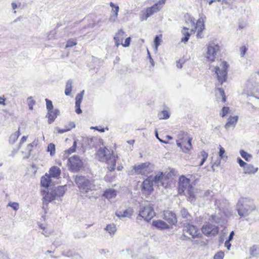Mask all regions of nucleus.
Listing matches in <instances>:
<instances>
[{
    "mask_svg": "<svg viewBox=\"0 0 259 259\" xmlns=\"http://www.w3.org/2000/svg\"><path fill=\"white\" fill-rule=\"evenodd\" d=\"M165 2L166 0H159V1L157 3L155 4L154 5L150 7L156 13L159 12L161 9L163 5L165 4Z\"/></svg>",
    "mask_w": 259,
    "mask_h": 259,
    "instance_id": "nucleus-27",
    "label": "nucleus"
},
{
    "mask_svg": "<svg viewBox=\"0 0 259 259\" xmlns=\"http://www.w3.org/2000/svg\"><path fill=\"white\" fill-rule=\"evenodd\" d=\"M114 153L113 150L108 149L106 147H100L96 153V156L100 161L103 162Z\"/></svg>",
    "mask_w": 259,
    "mask_h": 259,
    "instance_id": "nucleus-15",
    "label": "nucleus"
},
{
    "mask_svg": "<svg viewBox=\"0 0 259 259\" xmlns=\"http://www.w3.org/2000/svg\"><path fill=\"white\" fill-rule=\"evenodd\" d=\"M72 91V82L71 81L68 80L65 87V94L66 96H69L71 94Z\"/></svg>",
    "mask_w": 259,
    "mask_h": 259,
    "instance_id": "nucleus-35",
    "label": "nucleus"
},
{
    "mask_svg": "<svg viewBox=\"0 0 259 259\" xmlns=\"http://www.w3.org/2000/svg\"><path fill=\"white\" fill-rule=\"evenodd\" d=\"M110 6L111 7H112V12L113 13L115 17H117L119 9V7L118 6L115 5L112 2H111L110 3Z\"/></svg>",
    "mask_w": 259,
    "mask_h": 259,
    "instance_id": "nucleus-38",
    "label": "nucleus"
},
{
    "mask_svg": "<svg viewBox=\"0 0 259 259\" xmlns=\"http://www.w3.org/2000/svg\"><path fill=\"white\" fill-rule=\"evenodd\" d=\"M163 219L166 223L169 225V226L172 227L175 225L178 222L177 217L176 213L172 211L165 210L163 212Z\"/></svg>",
    "mask_w": 259,
    "mask_h": 259,
    "instance_id": "nucleus-14",
    "label": "nucleus"
},
{
    "mask_svg": "<svg viewBox=\"0 0 259 259\" xmlns=\"http://www.w3.org/2000/svg\"><path fill=\"white\" fill-rule=\"evenodd\" d=\"M160 119H166L169 117V113L167 110H162L158 113Z\"/></svg>",
    "mask_w": 259,
    "mask_h": 259,
    "instance_id": "nucleus-34",
    "label": "nucleus"
},
{
    "mask_svg": "<svg viewBox=\"0 0 259 259\" xmlns=\"http://www.w3.org/2000/svg\"><path fill=\"white\" fill-rule=\"evenodd\" d=\"M231 241H229L227 240L225 242V246L227 248L228 250L230 249V247L231 246V244L230 243Z\"/></svg>",
    "mask_w": 259,
    "mask_h": 259,
    "instance_id": "nucleus-57",
    "label": "nucleus"
},
{
    "mask_svg": "<svg viewBox=\"0 0 259 259\" xmlns=\"http://www.w3.org/2000/svg\"><path fill=\"white\" fill-rule=\"evenodd\" d=\"M230 110L229 107L224 106L223 107V108L221 110V113H220V116L222 117H224L225 116H226L228 113H229Z\"/></svg>",
    "mask_w": 259,
    "mask_h": 259,
    "instance_id": "nucleus-45",
    "label": "nucleus"
},
{
    "mask_svg": "<svg viewBox=\"0 0 259 259\" xmlns=\"http://www.w3.org/2000/svg\"><path fill=\"white\" fill-rule=\"evenodd\" d=\"M6 99L0 97V104L5 105Z\"/></svg>",
    "mask_w": 259,
    "mask_h": 259,
    "instance_id": "nucleus-64",
    "label": "nucleus"
},
{
    "mask_svg": "<svg viewBox=\"0 0 259 259\" xmlns=\"http://www.w3.org/2000/svg\"><path fill=\"white\" fill-rule=\"evenodd\" d=\"M65 191V186H64L58 187L55 194L49 192L46 193L42 198V208L46 209L49 203L55 199L56 195L62 196L64 194Z\"/></svg>",
    "mask_w": 259,
    "mask_h": 259,
    "instance_id": "nucleus-6",
    "label": "nucleus"
},
{
    "mask_svg": "<svg viewBox=\"0 0 259 259\" xmlns=\"http://www.w3.org/2000/svg\"><path fill=\"white\" fill-rule=\"evenodd\" d=\"M39 227L42 230V233L46 236H49L51 233V229H49L47 225L41 224L39 225Z\"/></svg>",
    "mask_w": 259,
    "mask_h": 259,
    "instance_id": "nucleus-32",
    "label": "nucleus"
},
{
    "mask_svg": "<svg viewBox=\"0 0 259 259\" xmlns=\"http://www.w3.org/2000/svg\"><path fill=\"white\" fill-rule=\"evenodd\" d=\"M181 215L183 219H185L188 221H191L192 219V215L185 208H183L181 210Z\"/></svg>",
    "mask_w": 259,
    "mask_h": 259,
    "instance_id": "nucleus-31",
    "label": "nucleus"
},
{
    "mask_svg": "<svg viewBox=\"0 0 259 259\" xmlns=\"http://www.w3.org/2000/svg\"><path fill=\"white\" fill-rule=\"evenodd\" d=\"M48 151L50 152L51 155H53L55 153V146L53 143L50 144L48 146Z\"/></svg>",
    "mask_w": 259,
    "mask_h": 259,
    "instance_id": "nucleus-47",
    "label": "nucleus"
},
{
    "mask_svg": "<svg viewBox=\"0 0 259 259\" xmlns=\"http://www.w3.org/2000/svg\"><path fill=\"white\" fill-rule=\"evenodd\" d=\"M27 137L26 136H23L20 140V144L21 145L23 144L27 140Z\"/></svg>",
    "mask_w": 259,
    "mask_h": 259,
    "instance_id": "nucleus-59",
    "label": "nucleus"
},
{
    "mask_svg": "<svg viewBox=\"0 0 259 259\" xmlns=\"http://www.w3.org/2000/svg\"><path fill=\"white\" fill-rule=\"evenodd\" d=\"M186 190V194L184 193L183 195L186 196L187 200L191 202L194 201L196 199V192L193 186L189 185Z\"/></svg>",
    "mask_w": 259,
    "mask_h": 259,
    "instance_id": "nucleus-18",
    "label": "nucleus"
},
{
    "mask_svg": "<svg viewBox=\"0 0 259 259\" xmlns=\"http://www.w3.org/2000/svg\"><path fill=\"white\" fill-rule=\"evenodd\" d=\"M74 182L82 193H88L96 190L94 180L89 177L77 175L74 178Z\"/></svg>",
    "mask_w": 259,
    "mask_h": 259,
    "instance_id": "nucleus-1",
    "label": "nucleus"
},
{
    "mask_svg": "<svg viewBox=\"0 0 259 259\" xmlns=\"http://www.w3.org/2000/svg\"><path fill=\"white\" fill-rule=\"evenodd\" d=\"M20 132L19 130H18L17 132H16L14 135H13V136L15 138V140H17V139L18 138L19 136L20 135Z\"/></svg>",
    "mask_w": 259,
    "mask_h": 259,
    "instance_id": "nucleus-58",
    "label": "nucleus"
},
{
    "mask_svg": "<svg viewBox=\"0 0 259 259\" xmlns=\"http://www.w3.org/2000/svg\"><path fill=\"white\" fill-rule=\"evenodd\" d=\"M237 161L239 164V165L241 166V167H243V169H244L245 166L247 164V163L245 162L244 161H243L241 158H238L237 159Z\"/></svg>",
    "mask_w": 259,
    "mask_h": 259,
    "instance_id": "nucleus-53",
    "label": "nucleus"
},
{
    "mask_svg": "<svg viewBox=\"0 0 259 259\" xmlns=\"http://www.w3.org/2000/svg\"><path fill=\"white\" fill-rule=\"evenodd\" d=\"M183 234L185 237L189 238L195 239L201 237V234L197 226L189 223L184 224Z\"/></svg>",
    "mask_w": 259,
    "mask_h": 259,
    "instance_id": "nucleus-5",
    "label": "nucleus"
},
{
    "mask_svg": "<svg viewBox=\"0 0 259 259\" xmlns=\"http://www.w3.org/2000/svg\"><path fill=\"white\" fill-rule=\"evenodd\" d=\"M91 128L96 130H97L100 132H102V133L104 132V131H105L104 128H98V127L97 126L92 127Z\"/></svg>",
    "mask_w": 259,
    "mask_h": 259,
    "instance_id": "nucleus-62",
    "label": "nucleus"
},
{
    "mask_svg": "<svg viewBox=\"0 0 259 259\" xmlns=\"http://www.w3.org/2000/svg\"><path fill=\"white\" fill-rule=\"evenodd\" d=\"M240 153L241 156L246 161H249L252 157L250 154L243 150L240 151Z\"/></svg>",
    "mask_w": 259,
    "mask_h": 259,
    "instance_id": "nucleus-41",
    "label": "nucleus"
},
{
    "mask_svg": "<svg viewBox=\"0 0 259 259\" xmlns=\"http://www.w3.org/2000/svg\"><path fill=\"white\" fill-rule=\"evenodd\" d=\"M196 179L194 175L188 174L187 176L182 175L180 176L178 180V191L180 195L184 194L186 189L188 188L190 184L191 181L193 184H195L196 182Z\"/></svg>",
    "mask_w": 259,
    "mask_h": 259,
    "instance_id": "nucleus-2",
    "label": "nucleus"
},
{
    "mask_svg": "<svg viewBox=\"0 0 259 259\" xmlns=\"http://www.w3.org/2000/svg\"><path fill=\"white\" fill-rule=\"evenodd\" d=\"M67 165L70 171L78 172L82 168L83 163L79 156L74 155L68 158Z\"/></svg>",
    "mask_w": 259,
    "mask_h": 259,
    "instance_id": "nucleus-7",
    "label": "nucleus"
},
{
    "mask_svg": "<svg viewBox=\"0 0 259 259\" xmlns=\"http://www.w3.org/2000/svg\"><path fill=\"white\" fill-rule=\"evenodd\" d=\"M219 156L221 158H222L224 157V154L225 153V150L224 149V148L220 145L219 146Z\"/></svg>",
    "mask_w": 259,
    "mask_h": 259,
    "instance_id": "nucleus-52",
    "label": "nucleus"
},
{
    "mask_svg": "<svg viewBox=\"0 0 259 259\" xmlns=\"http://www.w3.org/2000/svg\"><path fill=\"white\" fill-rule=\"evenodd\" d=\"M76 148V142L75 141L73 143V145L69 149L65 151V154L69 155L75 151Z\"/></svg>",
    "mask_w": 259,
    "mask_h": 259,
    "instance_id": "nucleus-44",
    "label": "nucleus"
},
{
    "mask_svg": "<svg viewBox=\"0 0 259 259\" xmlns=\"http://www.w3.org/2000/svg\"><path fill=\"white\" fill-rule=\"evenodd\" d=\"M247 50L246 46H244L240 48V53L242 56H244Z\"/></svg>",
    "mask_w": 259,
    "mask_h": 259,
    "instance_id": "nucleus-55",
    "label": "nucleus"
},
{
    "mask_svg": "<svg viewBox=\"0 0 259 259\" xmlns=\"http://www.w3.org/2000/svg\"><path fill=\"white\" fill-rule=\"evenodd\" d=\"M179 139L177 140V145L185 153H188L192 149V139L188 136V134L182 132L179 135Z\"/></svg>",
    "mask_w": 259,
    "mask_h": 259,
    "instance_id": "nucleus-3",
    "label": "nucleus"
},
{
    "mask_svg": "<svg viewBox=\"0 0 259 259\" xmlns=\"http://www.w3.org/2000/svg\"><path fill=\"white\" fill-rule=\"evenodd\" d=\"M77 45L76 39L71 38L67 40L66 45V48H71Z\"/></svg>",
    "mask_w": 259,
    "mask_h": 259,
    "instance_id": "nucleus-39",
    "label": "nucleus"
},
{
    "mask_svg": "<svg viewBox=\"0 0 259 259\" xmlns=\"http://www.w3.org/2000/svg\"><path fill=\"white\" fill-rule=\"evenodd\" d=\"M117 195V191L113 189H108L104 191L103 196L107 199L115 198Z\"/></svg>",
    "mask_w": 259,
    "mask_h": 259,
    "instance_id": "nucleus-24",
    "label": "nucleus"
},
{
    "mask_svg": "<svg viewBox=\"0 0 259 259\" xmlns=\"http://www.w3.org/2000/svg\"><path fill=\"white\" fill-rule=\"evenodd\" d=\"M155 13L151 7H148L142 13L141 15V19L142 20H146L148 17L153 15Z\"/></svg>",
    "mask_w": 259,
    "mask_h": 259,
    "instance_id": "nucleus-28",
    "label": "nucleus"
},
{
    "mask_svg": "<svg viewBox=\"0 0 259 259\" xmlns=\"http://www.w3.org/2000/svg\"><path fill=\"white\" fill-rule=\"evenodd\" d=\"M50 176L54 178H58L61 175V169L56 166L51 167L49 170Z\"/></svg>",
    "mask_w": 259,
    "mask_h": 259,
    "instance_id": "nucleus-26",
    "label": "nucleus"
},
{
    "mask_svg": "<svg viewBox=\"0 0 259 259\" xmlns=\"http://www.w3.org/2000/svg\"><path fill=\"white\" fill-rule=\"evenodd\" d=\"M238 120V116H230L225 125L226 129L228 130L232 127H235Z\"/></svg>",
    "mask_w": 259,
    "mask_h": 259,
    "instance_id": "nucleus-22",
    "label": "nucleus"
},
{
    "mask_svg": "<svg viewBox=\"0 0 259 259\" xmlns=\"http://www.w3.org/2000/svg\"><path fill=\"white\" fill-rule=\"evenodd\" d=\"M152 225L160 229H167L170 228L168 224L161 220L153 221Z\"/></svg>",
    "mask_w": 259,
    "mask_h": 259,
    "instance_id": "nucleus-23",
    "label": "nucleus"
},
{
    "mask_svg": "<svg viewBox=\"0 0 259 259\" xmlns=\"http://www.w3.org/2000/svg\"><path fill=\"white\" fill-rule=\"evenodd\" d=\"M162 37V35L161 34L155 36L154 42L156 49L160 45Z\"/></svg>",
    "mask_w": 259,
    "mask_h": 259,
    "instance_id": "nucleus-43",
    "label": "nucleus"
},
{
    "mask_svg": "<svg viewBox=\"0 0 259 259\" xmlns=\"http://www.w3.org/2000/svg\"><path fill=\"white\" fill-rule=\"evenodd\" d=\"M206 2H207L209 5H211L213 2H220L221 1V0H205Z\"/></svg>",
    "mask_w": 259,
    "mask_h": 259,
    "instance_id": "nucleus-63",
    "label": "nucleus"
},
{
    "mask_svg": "<svg viewBox=\"0 0 259 259\" xmlns=\"http://www.w3.org/2000/svg\"><path fill=\"white\" fill-rule=\"evenodd\" d=\"M201 231L207 237L214 236L219 233V227L218 226L207 223L202 226Z\"/></svg>",
    "mask_w": 259,
    "mask_h": 259,
    "instance_id": "nucleus-12",
    "label": "nucleus"
},
{
    "mask_svg": "<svg viewBox=\"0 0 259 259\" xmlns=\"http://www.w3.org/2000/svg\"><path fill=\"white\" fill-rule=\"evenodd\" d=\"M237 211L239 215L241 217L245 216L248 214V209L245 208L242 204L238 206Z\"/></svg>",
    "mask_w": 259,
    "mask_h": 259,
    "instance_id": "nucleus-33",
    "label": "nucleus"
},
{
    "mask_svg": "<svg viewBox=\"0 0 259 259\" xmlns=\"http://www.w3.org/2000/svg\"><path fill=\"white\" fill-rule=\"evenodd\" d=\"M220 65L222 67V69L219 66H217L214 68V71L218 82L220 84H222L227 80L229 65L226 61H221Z\"/></svg>",
    "mask_w": 259,
    "mask_h": 259,
    "instance_id": "nucleus-4",
    "label": "nucleus"
},
{
    "mask_svg": "<svg viewBox=\"0 0 259 259\" xmlns=\"http://www.w3.org/2000/svg\"><path fill=\"white\" fill-rule=\"evenodd\" d=\"M191 21L192 22L193 24L194 25V28L191 29V33H195L196 31H197V37L198 38H202L203 37L204 35L203 34V31L205 29V25L204 22L203 18H200L197 20L196 23H195L194 19H191Z\"/></svg>",
    "mask_w": 259,
    "mask_h": 259,
    "instance_id": "nucleus-9",
    "label": "nucleus"
},
{
    "mask_svg": "<svg viewBox=\"0 0 259 259\" xmlns=\"http://www.w3.org/2000/svg\"><path fill=\"white\" fill-rule=\"evenodd\" d=\"M224 257V252L222 251H220L215 254L213 257V259H223Z\"/></svg>",
    "mask_w": 259,
    "mask_h": 259,
    "instance_id": "nucleus-49",
    "label": "nucleus"
},
{
    "mask_svg": "<svg viewBox=\"0 0 259 259\" xmlns=\"http://www.w3.org/2000/svg\"><path fill=\"white\" fill-rule=\"evenodd\" d=\"M163 176L161 175L160 176H156L155 177V181H159L161 179H162Z\"/></svg>",
    "mask_w": 259,
    "mask_h": 259,
    "instance_id": "nucleus-61",
    "label": "nucleus"
},
{
    "mask_svg": "<svg viewBox=\"0 0 259 259\" xmlns=\"http://www.w3.org/2000/svg\"><path fill=\"white\" fill-rule=\"evenodd\" d=\"M234 236V231H232L230 233L229 238L227 240L229 241H231L233 239Z\"/></svg>",
    "mask_w": 259,
    "mask_h": 259,
    "instance_id": "nucleus-60",
    "label": "nucleus"
},
{
    "mask_svg": "<svg viewBox=\"0 0 259 259\" xmlns=\"http://www.w3.org/2000/svg\"><path fill=\"white\" fill-rule=\"evenodd\" d=\"M200 157L201 158V162L200 163V165H202L204 162L206 161L208 157V154L206 152L204 151H202L200 153Z\"/></svg>",
    "mask_w": 259,
    "mask_h": 259,
    "instance_id": "nucleus-40",
    "label": "nucleus"
},
{
    "mask_svg": "<svg viewBox=\"0 0 259 259\" xmlns=\"http://www.w3.org/2000/svg\"><path fill=\"white\" fill-rule=\"evenodd\" d=\"M153 179L152 176L148 177L142 183L141 191L146 197L150 195L153 191Z\"/></svg>",
    "mask_w": 259,
    "mask_h": 259,
    "instance_id": "nucleus-10",
    "label": "nucleus"
},
{
    "mask_svg": "<svg viewBox=\"0 0 259 259\" xmlns=\"http://www.w3.org/2000/svg\"><path fill=\"white\" fill-rule=\"evenodd\" d=\"M118 158V156L113 153L104 161L107 164V168L109 171H113L115 170Z\"/></svg>",
    "mask_w": 259,
    "mask_h": 259,
    "instance_id": "nucleus-17",
    "label": "nucleus"
},
{
    "mask_svg": "<svg viewBox=\"0 0 259 259\" xmlns=\"http://www.w3.org/2000/svg\"><path fill=\"white\" fill-rule=\"evenodd\" d=\"M258 168L257 167H255L253 165L247 164L245 166L244 171L245 174H254L257 170Z\"/></svg>",
    "mask_w": 259,
    "mask_h": 259,
    "instance_id": "nucleus-30",
    "label": "nucleus"
},
{
    "mask_svg": "<svg viewBox=\"0 0 259 259\" xmlns=\"http://www.w3.org/2000/svg\"><path fill=\"white\" fill-rule=\"evenodd\" d=\"M125 32L121 29H120L115 34L114 37V40L116 47L120 45L122 46L123 47H127L130 45L131 38L130 37H127L124 42H123V40L124 37Z\"/></svg>",
    "mask_w": 259,
    "mask_h": 259,
    "instance_id": "nucleus-11",
    "label": "nucleus"
},
{
    "mask_svg": "<svg viewBox=\"0 0 259 259\" xmlns=\"http://www.w3.org/2000/svg\"><path fill=\"white\" fill-rule=\"evenodd\" d=\"M220 50V46L218 45L212 44L208 45L206 56L207 59L211 62H214L217 54Z\"/></svg>",
    "mask_w": 259,
    "mask_h": 259,
    "instance_id": "nucleus-16",
    "label": "nucleus"
},
{
    "mask_svg": "<svg viewBox=\"0 0 259 259\" xmlns=\"http://www.w3.org/2000/svg\"><path fill=\"white\" fill-rule=\"evenodd\" d=\"M215 90H218L220 92V95L222 97V102L223 103H225L227 101V97L226 96L224 90L222 88H216Z\"/></svg>",
    "mask_w": 259,
    "mask_h": 259,
    "instance_id": "nucleus-46",
    "label": "nucleus"
},
{
    "mask_svg": "<svg viewBox=\"0 0 259 259\" xmlns=\"http://www.w3.org/2000/svg\"><path fill=\"white\" fill-rule=\"evenodd\" d=\"M156 137L159 140L160 142L163 143L167 144L168 142L172 139V137L170 136L166 135L165 137H163V139H160L158 137V134L156 133Z\"/></svg>",
    "mask_w": 259,
    "mask_h": 259,
    "instance_id": "nucleus-37",
    "label": "nucleus"
},
{
    "mask_svg": "<svg viewBox=\"0 0 259 259\" xmlns=\"http://www.w3.org/2000/svg\"><path fill=\"white\" fill-rule=\"evenodd\" d=\"M51 181V176L49 174H46L41 177L40 183L42 186L48 188L50 185Z\"/></svg>",
    "mask_w": 259,
    "mask_h": 259,
    "instance_id": "nucleus-25",
    "label": "nucleus"
},
{
    "mask_svg": "<svg viewBox=\"0 0 259 259\" xmlns=\"http://www.w3.org/2000/svg\"><path fill=\"white\" fill-rule=\"evenodd\" d=\"M106 230L110 234H113L116 231V226L114 224H109L106 226Z\"/></svg>",
    "mask_w": 259,
    "mask_h": 259,
    "instance_id": "nucleus-36",
    "label": "nucleus"
},
{
    "mask_svg": "<svg viewBox=\"0 0 259 259\" xmlns=\"http://www.w3.org/2000/svg\"><path fill=\"white\" fill-rule=\"evenodd\" d=\"M181 32L182 35L184 36L181 39V41L183 42H187L190 36V33L189 32V29L186 27H184L183 28Z\"/></svg>",
    "mask_w": 259,
    "mask_h": 259,
    "instance_id": "nucleus-29",
    "label": "nucleus"
},
{
    "mask_svg": "<svg viewBox=\"0 0 259 259\" xmlns=\"http://www.w3.org/2000/svg\"><path fill=\"white\" fill-rule=\"evenodd\" d=\"M83 95L84 91L83 90L80 93L78 94L75 97V112L78 114L82 112L80 109V104L82 102Z\"/></svg>",
    "mask_w": 259,
    "mask_h": 259,
    "instance_id": "nucleus-19",
    "label": "nucleus"
},
{
    "mask_svg": "<svg viewBox=\"0 0 259 259\" xmlns=\"http://www.w3.org/2000/svg\"><path fill=\"white\" fill-rule=\"evenodd\" d=\"M28 105L30 110H32L33 106L35 104V101L32 99V97H29L28 98Z\"/></svg>",
    "mask_w": 259,
    "mask_h": 259,
    "instance_id": "nucleus-51",
    "label": "nucleus"
},
{
    "mask_svg": "<svg viewBox=\"0 0 259 259\" xmlns=\"http://www.w3.org/2000/svg\"><path fill=\"white\" fill-rule=\"evenodd\" d=\"M259 250V246L254 245L249 249L250 254L252 256H255L257 254V251Z\"/></svg>",
    "mask_w": 259,
    "mask_h": 259,
    "instance_id": "nucleus-42",
    "label": "nucleus"
},
{
    "mask_svg": "<svg viewBox=\"0 0 259 259\" xmlns=\"http://www.w3.org/2000/svg\"><path fill=\"white\" fill-rule=\"evenodd\" d=\"M70 129H71V128H65V129L57 128V131H58V133L62 134V133H64L65 132H68V131H70Z\"/></svg>",
    "mask_w": 259,
    "mask_h": 259,
    "instance_id": "nucleus-56",
    "label": "nucleus"
},
{
    "mask_svg": "<svg viewBox=\"0 0 259 259\" xmlns=\"http://www.w3.org/2000/svg\"><path fill=\"white\" fill-rule=\"evenodd\" d=\"M8 206L11 207L15 210H17L19 207V204L17 202H10L8 203Z\"/></svg>",
    "mask_w": 259,
    "mask_h": 259,
    "instance_id": "nucleus-50",
    "label": "nucleus"
},
{
    "mask_svg": "<svg viewBox=\"0 0 259 259\" xmlns=\"http://www.w3.org/2000/svg\"><path fill=\"white\" fill-rule=\"evenodd\" d=\"M35 144L34 143H30L27 145V149H28V153L30 155L31 153V152L32 151L33 148Z\"/></svg>",
    "mask_w": 259,
    "mask_h": 259,
    "instance_id": "nucleus-54",
    "label": "nucleus"
},
{
    "mask_svg": "<svg viewBox=\"0 0 259 259\" xmlns=\"http://www.w3.org/2000/svg\"><path fill=\"white\" fill-rule=\"evenodd\" d=\"M46 107L48 111L53 110V105L52 102L48 99H46Z\"/></svg>",
    "mask_w": 259,
    "mask_h": 259,
    "instance_id": "nucleus-48",
    "label": "nucleus"
},
{
    "mask_svg": "<svg viewBox=\"0 0 259 259\" xmlns=\"http://www.w3.org/2000/svg\"><path fill=\"white\" fill-rule=\"evenodd\" d=\"M59 111L58 109L51 110L48 111L47 117L48 121L49 124L52 123L57 118L59 114Z\"/></svg>",
    "mask_w": 259,
    "mask_h": 259,
    "instance_id": "nucleus-21",
    "label": "nucleus"
},
{
    "mask_svg": "<svg viewBox=\"0 0 259 259\" xmlns=\"http://www.w3.org/2000/svg\"><path fill=\"white\" fill-rule=\"evenodd\" d=\"M133 209L132 208H128L123 211L121 210H117L115 212V214L118 218H130L133 215Z\"/></svg>",
    "mask_w": 259,
    "mask_h": 259,
    "instance_id": "nucleus-20",
    "label": "nucleus"
},
{
    "mask_svg": "<svg viewBox=\"0 0 259 259\" xmlns=\"http://www.w3.org/2000/svg\"><path fill=\"white\" fill-rule=\"evenodd\" d=\"M139 215L147 221H150L155 215L153 206L151 204L141 207Z\"/></svg>",
    "mask_w": 259,
    "mask_h": 259,
    "instance_id": "nucleus-8",
    "label": "nucleus"
},
{
    "mask_svg": "<svg viewBox=\"0 0 259 259\" xmlns=\"http://www.w3.org/2000/svg\"><path fill=\"white\" fill-rule=\"evenodd\" d=\"M150 163H142L139 165H135L133 170L130 172L131 175H147L150 172L149 169Z\"/></svg>",
    "mask_w": 259,
    "mask_h": 259,
    "instance_id": "nucleus-13",
    "label": "nucleus"
}]
</instances>
